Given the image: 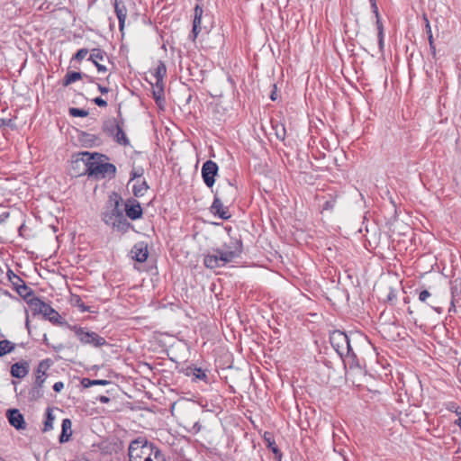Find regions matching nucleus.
Instances as JSON below:
<instances>
[{"mask_svg": "<svg viewBox=\"0 0 461 461\" xmlns=\"http://www.w3.org/2000/svg\"><path fill=\"white\" fill-rule=\"evenodd\" d=\"M81 158L77 159L84 163L85 169L81 175H87L95 179L109 178L113 179L116 176V167L108 163L109 158L99 152L84 151L78 153Z\"/></svg>", "mask_w": 461, "mask_h": 461, "instance_id": "1", "label": "nucleus"}, {"mask_svg": "<svg viewBox=\"0 0 461 461\" xmlns=\"http://www.w3.org/2000/svg\"><path fill=\"white\" fill-rule=\"evenodd\" d=\"M123 199L117 192H112L108 197L104 211L101 213L102 221L113 230L122 233L127 232L133 225L123 214L122 206Z\"/></svg>", "mask_w": 461, "mask_h": 461, "instance_id": "2", "label": "nucleus"}, {"mask_svg": "<svg viewBox=\"0 0 461 461\" xmlns=\"http://www.w3.org/2000/svg\"><path fill=\"white\" fill-rule=\"evenodd\" d=\"M242 251V242L234 237L226 243L223 249H217L213 254H208L203 258V265L209 268L223 267L239 257Z\"/></svg>", "mask_w": 461, "mask_h": 461, "instance_id": "3", "label": "nucleus"}, {"mask_svg": "<svg viewBox=\"0 0 461 461\" xmlns=\"http://www.w3.org/2000/svg\"><path fill=\"white\" fill-rule=\"evenodd\" d=\"M330 341L334 350L341 358L344 357H350L352 359L351 366H358L357 355L352 350L349 339L345 332L340 330L332 331L330 335Z\"/></svg>", "mask_w": 461, "mask_h": 461, "instance_id": "4", "label": "nucleus"}, {"mask_svg": "<svg viewBox=\"0 0 461 461\" xmlns=\"http://www.w3.org/2000/svg\"><path fill=\"white\" fill-rule=\"evenodd\" d=\"M66 327L74 331L77 339L83 345H90L94 348H100L107 344L105 339L101 337L95 331L89 330L87 328L78 325H71L65 323Z\"/></svg>", "mask_w": 461, "mask_h": 461, "instance_id": "5", "label": "nucleus"}, {"mask_svg": "<svg viewBox=\"0 0 461 461\" xmlns=\"http://www.w3.org/2000/svg\"><path fill=\"white\" fill-rule=\"evenodd\" d=\"M156 445L146 438L139 437L130 443L128 456L130 461H142L150 452V448H156Z\"/></svg>", "mask_w": 461, "mask_h": 461, "instance_id": "6", "label": "nucleus"}, {"mask_svg": "<svg viewBox=\"0 0 461 461\" xmlns=\"http://www.w3.org/2000/svg\"><path fill=\"white\" fill-rule=\"evenodd\" d=\"M124 212L126 218L131 219V221L139 220L143 215V210L140 205V203L135 198H128L124 202Z\"/></svg>", "mask_w": 461, "mask_h": 461, "instance_id": "7", "label": "nucleus"}, {"mask_svg": "<svg viewBox=\"0 0 461 461\" xmlns=\"http://www.w3.org/2000/svg\"><path fill=\"white\" fill-rule=\"evenodd\" d=\"M219 167L212 160L203 162V183L208 187H212L215 183V176H218Z\"/></svg>", "mask_w": 461, "mask_h": 461, "instance_id": "8", "label": "nucleus"}, {"mask_svg": "<svg viewBox=\"0 0 461 461\" xmlns=\"http://www.w3.org/2000/svg\"><path fill=\"white\" fill-rule=\"evenodd\" d=\"M210 212L221 220H228L230 218V213L228 207L224 206L221 199L215 194L212 204L210 207Z\"/></svg>", "mask_w": 461, "mask_h": 461, "instance_id": "9", "label": "nucleus"}, {"mask_svg": "<svg viewBox=\"0 0 461 461\" xmlns=\"http://www.w3.org/2000/svg\"><path fill=\"white\" fill-rule=\"evenodd\" d=\"M6 417L9 423L16 429H24L26 428V422L23 415L17 409H10L6 411Z\"/></svg>", "mask_w": 461, "mask_h": 461, "instance_id": "10", "label": "nucleus"}, {"mask_svg": "<svg viewBox=\"0 0 461 461\" xmlns=\"http://www.w3.org/2000/svg\"><path fill=\"white\" fill-rule=\"evenodd\" d=\"M132 259L137 262L143 263L149 256L148 246L144 242L136 243L131 249Z\"/></svg>", "mask_w": 461, "mask_h": 461, "instance_id": "11", "label": "nucleus"}, {"mask_svg": "<svg viewBox=\"0 0 461 461\" xmlns=\"http://www.w3.org/2000/svg\"><path fill=\"white\" fill-rule=\"evenodd\" d=\"M202 19V8L197 4L194 7V18L193 22V29L188 36V39L194 42L195 39L197 38L198 34L201 32L200 23Z\"/></svg>", "mask_w": 461, "mask_h": 461, "instance_id": "12", "label": "nucleus"}, {"mask_svg": "<svg viewBox=\"0 0 461 461\" xmlns=\"http://www.w3.org/2000/svg\"><path fill=\"white\" fill-rule=\"evenodd\" d=\"M114 12L119 21V29L122 32L124 28L125 20L127 17V8L123 0H114Z\"/></svg>", "mask_w": 461, "mask_h": 461, "instance_id": "13", "label": "nucleus"}, {"mask_svg": "<svg viewBox=\"0 0 461 461\" xmlns=\"http://www.w3.org/2000/svg\"><path fill=\"white\" fill-rule=\"evenodd\" d=\"M152 85V96L156 102V104L162 107L165 104V97H164V82L163 81H156L155 84Z\"/></svg>", "mask_w": 461, "mask_h": 461, "instance_id": "14", "label": "nucleus"}, {"mask_svg": "<svg viewBox=\"0 0 461 461\" xmlns=\"http://www.w3.org/2000/svg\"><path fill=\"white\" fill-rule=\"evenodd\" d=\"M29 373V364L26 361L16 362L11 366V375L15 378H23Z\"/></svg>", "mask_w": 461, "mask_h": 461, "instance_id": "15", "label": "nucleus"}, {"mask_svg": "<svg viewBox=\"0 0 461 461\" xmlns=\"http://www.w3.org/2000/svg\"><path fill=\"white\" fill-rule=\"evenodd\" d=\"M43 317L49 320L50 322L54 324L65 325L66 321H61L60 314L53 309L49 303L43 309V312L41 313Z\"/></svg>", "mask_w": 461, "mask_h": 461, "instance_id": "16", "label": "nucleus"}, {"mask_svg": "<svg viewBox=\"0 0 461 461\" xmlns=\"http://www.w3.org/2000/svg\"><path fill=\"white\" fill-rule=\"evenodd\" d=\"M72 436V421L70 419L66 418L62 420L61 433L59 440L60 443L68 442Z\"/></svg>", "mask_w": 461, "mask_h": 461, "instance_id": "17", "label": "nucleus"}, {"mask_svg": "<svg viewBox=\"0 0 461 461\" xmlns=\"http://www.w3.org/2000/svg\"><path fill=\"white\" fill-rule=\"evenodd\" d=\"M26 303L29 305L33 315L41 314L43 312V309L47 305L45 302L35 295L32 296L30 300H27Z\"/></svg>", "mask_w": 461, "mask_h": 461, "instance_id": "18", "label": "nucleus"}, {"mask_svg": "<svg viewBox=\"0 0 461 461\" xmlns=\"http://www.w3.org/2000/svg\"><path fill=\"white\" fill-rule=\"evenodd\" d=\"M119 124L115 118H110L103 122L102 130L107 136L113 137Z\"/></svg>", "mask_w": 461, "mask_h": 461, "instance_id": "19", "label": "nucleus"}, {"mask_svg": "<svg viewBox=\"0 0 461 461\" xmlns=\"http://www.w3.org/2000/svg\"><path fill=\"white\" fill-rule=\"evenodd\" d=\"M79 140L86 147H94L98 142V137L96 135L90 134L86 131H81L79 133Z\"/></svg>", "mask_w": 461, "mask_h": 461, "instance_id": "20", "label": "nucleus"}, {"mask_svg": "<svg viewBox=\"0 0 461 461\" xmlns=\"http://www.w3.org/2000/svg\"><path fill=\"white\" fill-rule=\"evenodd\" d=\"M149 188L148 183L145 180H137L132 186V193L135 197H142Z\"/></svg>", "mask_w": 461, "mask_h": 461, "instance_id": "21", "label": "nucleus"}, {"mask_svg": "<svg viewBox=\"0 0 461 461\" xmlns=\"http://www.w3.org/2000/svg\"><path fill=\"white\" fill-rule=\"evenodd\" d=\"M55 420V416L53 414V408L48 407L45 411V420L44 426L42 429L43 432H48L53 429V422Z\"/></svg>", "mask_w": 461, "mask_h": 461, "instance_id": "22", "label": "nucleus"}, {"mask_svg": "<svg viewBox=\"0 0 461 461\" xmlns=\"http://www.w3.org/2000/svg\"><path fill=\"white\" fill-rule=\"evenodd\" d=\"M84 76H86V74L81 72L68 71L63 78L62 86H68L72 83L83 78Z\"/></svg>", "mask_w": 461, "mask_h": 461, "instance_id": "23", "label": "nucleus"}, {"mask_svg": "<svg viewBox=\"0 0 461 461\" xmlns=\"http://www.w3.org/2000/svg\"><path fill=\"white\" fill-rule=\"evenodd\" d=\"M15 291L25 302L34 296V291L26 283H23V285L16 287Z\"/></svg>", "mask_w": 461, "mask_h": 461, "instance_id": "24", "label": "nucleus"}, {"mask_svg": "<svg viewBox=\"0 0 461 461\" xmlns=\"http://www.w3.org/2000/svg\"><path fill=\"white\" fill-rule=\"evenodd\" d=\"M114 141H116L118 144L127 146L130 144V140L127 138L126 134L124 133L122 127L119 124L117 127L114 135L112 137Z\"/></svg>", "mask_w": 461, "mask_h": 461, "instance_id": "25", "label": "nucleus"}, {"mask_svg": "<svg viewBox=\"0 0 461 461\" xmlns=\"http://www.w3.org/2000/svg\"><path fill=\"white\" fill-rule=\"evenodd\" d=\"M142 461H167V459L162 451L156 447V448H150L149 454Z\"/></svg>", "mask_w": 461, "mask_h": 461, "instance_id": "26", "label": "nucleus"}, {"mask_svg": "<svg viewBox=\"0 0 461 461\" xmlns=\"http://www.w3.org/2000/svg\"><path fill=\"white\" fill-rule=\"evenodd\" d=\"M167 74V67L163 61H158V64L157 68L154 69V72L152 73L153 77H155L156 81H163L164 77Z\"/></svg>", "mask_w": 461, "mask_h": 461, "instance_id": "27", "label": "nucleus"}, {"mask_svg": "<svg viewBox=\"0 0 461 461\" xmlns=\"http://www.w3.org/2000/svg\"><path fill=\"white\" fill-rule=\"evenodd\" d=\"M15 348V344L8 339L0 340V357L11 353Z\"/></svg>", "mask_w": 461, "mask_h": 461, "instance_id": "28", "label": "nucleus"}, {"mask_svg": "<svg viewBox=\"0 0 461 461\" xmlns=\"http://www.w3.org/2000/svg\"><path fill=\"white\" fill-rule=\"evenodd\" d=\"M272 127L276 138L280 140H285L286 135L285 125L279 122H272Z\"/></svg>", "mask_w": 461, "mask_h": 461, "instance_id": "29", "label": "nucleus"}, {"mask_svg": "<svg viewBox=\"0 0 461 461\" xmlns=\"http://www.w3.org/2000/svg\"><path fill=\"white\" fill-rule=\"evenodd\" d=\"M104 57L105 51L99 48H95L92 50L88 60L92 61L94 64H96L98 63V60H104Z\"/></svg>", "mask_w": 461, "mask_h": 461, "instance_id": "30", "label": "nucleus"}, {"mask_svg": "<svg viewBox=\"0 0 461 461\" xmlns=\"http://www.w3.org/2000/svg\"><path fill=\"white\" fill-rule=\"evenodd\" d=\"M43 396V388L38 387L37 385H34L32 387V389L28 393V397L30 401L36 402L40 400Z\"/></svg>", "mask_w": 461, "mask_h": 461, "instance_id": "31", "label": "nucleus"}, {"mask_svg": "<svg viewBox=\"0 0 461 461\" xmlns=\"http://www.w3.org/2000/svg\"><path fill=\"white\" fill-rule=\"evenodd\" d=\"M206 407H207L206 405H203V412H209V415L212 419L213 424L216 426V428L218 429L219 432H221V420L216 417V415H213L212 413L214 411H216V412L217 411H221V408L220 406H218V405L214 406L215 410L207 409Z\"/></svg>", "mask_w": 461, "mask_h": 461, "instance_id": "32", "label": "nucleus"}, {"mask_svg": "<svg viewBox=\"0 0 461 461\" xmlns=\"http://www.w3.org/2000/svg\"><path fill=\"white\" fill-rule=\"evenodd\" d=\"M51 363V360L49 358L41 360L36 368V375H45V373L50 367Z\"/></svg>", "mask_w": 461, "mask_h": 461, "instance_id": "33", "label": "nucleus"}, {"mask_svg": "<svg viewBox=\"0 0 461 461\" xmlns=\"http://www.w3.org/2000/svg\"><path fill=\"white\" fill-rule=\"evenodd\" d=\"M74 304L82 312H92L89 306H86L81 297L79 295L73 296Z\"/></svg>", "mask_w": 461, "mask_h": 461, "instance_id": "34", "label": "nucleus"}, {"mask_svg": "<svg viewBox=\"0 0 461 461\" xmlns=\"http://www.w3.org/2000/svg\"><path fill=\"white\" fill-rule=\"evenodd\" d=\"M8 277L14 290H16V287L23 285V283H25L18 275L11 270L9 271Z\"/></svg>", "mask_w": 461, "mask_h": 461, "instance_id": "35", "label": "nucleus"}, {"mask_svg": "<svg viewBox=\"0 0 461 461\" xmlns=\"http://www.w3.org/2000/svg\"><path fill=\"white\" fill-rule=\"evenodd\" d=\"M68 114L72 117H86L88 115V111L77 107H70L68 109Z\"/></svg>", "mask_w": 461, "mask_h": 461, "instance_id": "36", "label": "nucleus"}, {"mask_svg": "<svg viewBox=\"0 0 461 461\" xmlns=\"http://www.w3.org/2000/svg\"><path fill=\"white\" fill-rule=\"evenodd\" d=\"M214 345V343H211L210 346L208 347L207 348V357H206V360H210V359H212L214 361L217 362V360L215 359V355L218 354L219 352H222V348L221 347H215L213 348H212V352H210V348Z\"/></svg>", "mask_w": 461, "mask_h": 461, "instance_id": "37", "label": "nucleus"}, {"mask_svg": "<svg viewBox=\"0 0 461 461\" xmlns=\"http://www.w3.org/2000/svg\"><path fill=\"white\" fill-rule=\"evenodd\" d=\"M267 434L266 433L265 434V439L266 441L267 442V447L272 450V452L275 454V455H278L279 456H281V453H280V450L278 449L277 446L276 445L275 441L274 440H271L270 438H267Z\"/></svg>", "mask_w": 461, "mask_h": 461, "instance_id": "38", "label": "nucleus"}, {"mask_svg": "<svg viewBox=\"0 0 461 461\" xmlns=\"http://www.w3.org/2000/svg\"><path fill=\"white\" fill-rule=\"evenodd\" d=\"M461 293V283L457 284V280L455 281L453 285L451 286V294H452V301L451 304L455 300V297L457 296Z\"/></svg>", "mask_w": 461, "mask_h": 461, "instance_id": "39", "label": "nucleus"}, {"mask_svg": "<svg viewBox=\"0 0 461 461\" xmlns=\"http://www.w3.org/2000/svg\"><path fill=\"white\" fill-rule=\"evenodd\" d=\"M87 54H88V50H87V49H85V48L80 49V50H78L76 52V54L73 56V59H75V60H77V61L80 62V61H82V60L86 58V56Z\"/></svg>", "mask_w": 461, "mask_h": 461, "instance_id": "40", "label": "nucleus"}, {"mask_svg": "<svg viewBox=\"0 0 461 461\" xmlns=\"http://www.w3.org/2000/svg\"><path fill=\"white\" fill-rule=\"evenodd\" d=\"M423 20L425 22V31L428 35V41H430V38H433V35H432L429 21L426 14L423 15Z\"/></svg>", "mask_w": 461, "mask_h": 461, "instance_id": "41", "label": "nucleus"}, {"mask_svg": "<svg viewBox=\"0 0 461 461\" xmlns=\"http://www.w3.org/2000/svg\"><path fill=\"white\" fill-rule=\"evenodd\" d=\"M142 174H143V169H142V168H140V170H132V171L131 172V174H130V175H131V178H130V181H129L128 185H129L131 181H133V180H135V179H137V178L140 177V176H142Z\"/></svg>", "mask_w": 461, "mask_h": 461, "instance_id": "42", "label": "nucleus"}, {"mask_svg": "<svg viewBox=\"0 0 461 461\" xmlns=\"http://www.w3.org/2000/svg\"><path fill=\"white\" fill-rule=\"evenodd\" d=\"M336 200L331 198L326 201L322 206L323 210H332L335 206Z\"/></svg>", "mask_w": 461, "mask_h": 461, "instance_id": "43", "label": "nucleus"}, {"mask_svg": "<svg viewBox=\"0 0 461 461\" xmlns=\"http://www.w3.org/2000/svg\"><path fill=\"white\" fill-rule=\"evenodd\" d=\"M44 382H45V375H36L34 385H37L38 387H42L43 388Z\"/></svg>", "mask_w": 461, "mask_h": 461, "instance_id": "44", "label": "nucleus"}, {"mask_svg": "<svg viewBox=\"0 0 461 461\" xmlns=\"http://www.w3.org/2000/svg\"><path fill=\"white\" fill-rule=\"evenodd\" d=\"M431 296V294L428 290H423L419 294V300L425 303L428 298Z\"/></svg>", "mask_w": 461, "mask_h": 461, "instance_id": "45", "label": "nucleus"}, {"mask_svg": "<svg viewBox=\"0 0 461 461\" xmlns=\"http://www.w3.org/2000/svg\"><path fill=\"white\" fill-rule=\"evenodd\" d=\"M93 102L99 107H106L107 102L104 98L98 96L93 99Z\"/></svg>", "mask_w": 461, "mask_h": 461, "instance_id": "46", "label": "nucleus"}, {"mask_svg": "<svg viewBox=\"0 0 461 461\" xmlns=\"http://www.w3.org/2000/svg\"><path fill=\"white\" fill-rule=\"evenodd\" d=\"M201 424L199 421H195L194 422V424L192 425V428L190 429V432L194 433V434H197L200 430H201Z\"/></svg>", "mask_w": 461, "mask_h": 461, "instance_id": "47", "label": "nucleus"}, {"mask_svg": "<svg viewBox=\"0 0 461 461\" xmlns=\"http://www.w3.org/2000/svg\"><path fill=\"white\" fill-rule=\"evenodd\" d=\"M376 27H377V31H378V35L382 36L384 34V26H383L382 21L380 19V16H378V18H376Z\"/></svg>", "mask_w": 461, "mask_h": 461, "instance_id": "48", "label": "nucleus"}, {"mask_svg": "<svg viewBox=\"0 0 461 461\" xmlns=\"http://www.w3.org/2000/svg\"><path fill=\"white\" fill-rule=\"evenodd\" d=\"M92 383H93V380H92V379H89V378H86V377H85V378H83V379L81 380V384H82V386H83V387H85V388H89V387L93 386V384H92Z\"/></svg>", "mask_w": 461, "mask_h": 461, "instance_id": "49", "label": "nucleus"}, {"mask_svg": "<svg viewBox=\"0 0 461 461\" xmlns=\"http://www.w3.org/2000/svg\"><path fill=\"white\" fill-rule=\"evenodd\" d=\"M111 382L108 381V380H104V379H96V380H93V386L94 385H107L109 384Z\"/></svg>", "mask_w": 461, "mask_h": 461, "instance_id": "50", "label": "nucleus"}, {"mask_svg": "<svg viewBox=\"0 0 461 461\" xmlns=\"http://www.w3.org/2000/svg\"><path fill=\"white\" fill-rule=\"evenodd\" d=\"M63 388H64V383H63V382H61V381L56 382V383L53 384V390H54L56 393H59Z\"/></svg>", "mask_w": 461, "mask_h": 461, "instance_id": "51", "label": "nucleus"}, {"mask_svg": "<svg viewBox=\"0 0 461 461\" xmlns=\"http://www.w3.org/2000/svg\"><path fill=\"white\" fill-rule=\"evenodd\" d=\"M429 44L430 52L435 57L436 56V47L434 44V38H430V41H429Z\"/></svg>", "mask_w": 461, "mask_h": 461, "instance_id": "52", "label": "nucleus"}, {"mask_svg": "<svg viewBox=\"0 0 461 461\" xmlns=\"http://www.w3.org/2000/svg\"><path fill=\"white\" fill-rule=\"evenodd\" d=\"M97 400L102 403H108L111 399L108 396L105 395H100L97 397Z\"/></svg>", "mask_w": 461, "mask_h": 461, "instance_id": "53", "label": "nucleus"}, {"mask_svg": "<svg viewBox=\"0 0 461 461\" xmlns=\"http://www.w3.org/2000/svg\"><path fill=\"white\" fill-rule=\"evenodd\" d=\"M97 88L103 95L107 94L110 91V89L108 87L104 86L100 84H97Z\"/></svg>", "mask_w": 461, "mask_h": 461, "instance_id": "54", "label": "nucleus"}, {"mask_svg": "<svg viewBox=\"0 0 461 461\" xmlns=\"http://www.w3.org/2000/svg\"><path fill=\"white\" fill-rule=\"evenodd\" d=\"M9 212H4L0 214V223L5 221V220L9 217Z\"/></svg>", "mask_w": 461, "mask_h": 461, "instance_id": "55", "label": "nucleus"}, {"mask_svg": "<svg viewBox=\"0 0 461 461\" xmlns=\"http://www.w3.org/2000/svg\"><path fill=\"white\" fill-rule=\"evenodd\" d=\"M371 7L373 9V13L375 15V18H378L379 12H378V7H377V5H376V2H374L373 5H371Z\"/></svg>", "mask_w": 461, "mask_h": 461, "instance_id": "56", "label": "nucleus"}, {"mask_svg": "<svg viewBox=\"0 0 461 461\" xmlns=\"http://www.w3.org/2000/svg\"><path fill=\"white\" fill-rule=\"evenodd\" d=\"M10 122H11V120L0 118V129L5 127V126H8Z\"/></svg>", "mask_w": 461, "mask_h": 461, "instance_id": "57", "label": "nucleus"}, {"mask_svg": "<svg viewBox=\"0 0 461 461\" xmlns=\"http://www.w3.org/2000/svg\"><path fill=\"white\" fill-rule=\"evenodd\" d=\"M95 66L96 67L99 72H105L107 70L106 67L102 64L96 63L95 64Z\"/></svg>", "mask_w": 461, "mask_h": 461, "instance_id": "58", "label": "nucleus"}, {"mask_svg": "<svg viewBox=\"0 0 461 461\" xmlns=\"http://www.w3.org/2000/svg\"><path fill=\"white\" fill-rule=\"evenodd\" d=\"M395 298H396V294L394 293L393 290H391L390 293L387 295V300L388 301H393Z\"/></svg>", "mask_w": 461, "mask_h": 461, "instance_id": "59", "label": "nucleus"}, {"mask_svg": "<svg viewBox=\"0 0 461 461\" xmlns=\"http://www.w3.org/2000/svg\"><path fill=\"white\" fill-rule=\"evenodd\" d=\"M378 45H379L380 50H383V48H384V34L382 36L378 35Z\"/></svg>", "mask_w": 461, "mask_h": 461, "instance_id": "60", "label": "nucleus"}, {"mask_svg": "<svg viewBox=\"0 0 461 461\" xmlns=\"http://www.w3.org/2000/svg\"><path fill=\"white\" fill-rule=\"evenodd\" d=\"M274 88L276 89V85H274ZM270 99L272 101H276L277 99V95H276V90L272 91V93L270 95Z\"/></svg>", "mask_w": 461, "mask_h": 461, "instance_id": "61", "label": "nucleus"}, {"mask_svg": "<svg viewBox=\"0 0 461 461\" xmlns=\"http://www.w3.org/2000/svg\"><path fill=\"white\" fill-rule=\"evenodd\" d=\"M197 371L198 374H194L196 378L198 379H202V367H199V368H196L195 369Z\"/></svg>", "mask_w": 461, "mask_h": 461, "instance_id": "62", "label": "nucleus"}, {"mask_svg": "<svg viewBox=\"0 0 461 461\" xmlns=\"http://www.w3.org/2000/svg\"><path fill=\"white\" fill-rule=\"evenodd\" d=\"M25 327L28 330V332L30 333L31 332V326H30V321H29V317L28 316L26 317Z\"/></svg>", "mask_w": 461, "mask_h": 461, "instance_id": "63", "label": "nucleus"}, {"mask_svg": "<svg viewBox=\"0 0 461 461\" xmlns=\"http://www.w3.org/2000/svg\"><path fill=\"white\" fill-rule=\"evenodd\" d=\"M205 17H206V18H208V20H209L210 28H212V26H213V21H212V20H213V17H212V16H210V15H208V14H206V15H205Z\"/></svg>", "mask_w": 461, "mask_h": 461, "instance_id": "64", "label": "nucleus"}]
</instances>
